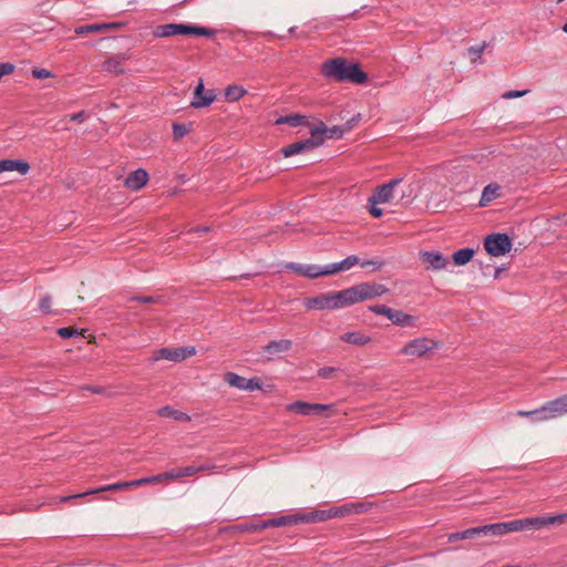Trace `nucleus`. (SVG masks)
I'll use <instances>...</instances> for the list:
<instances>
[{
    "label": "nucleus",
    "mask_w": 567,
    "mask_h": 567,
    "mask_svg": "<svg viewBox=\"0 0 567 567\" xmlns=\"http://www.w3.org/2000/svg\"><path fill=\"white\" fill-rule=\"evenodd\" d=\"M402 182V178H393L379 186L369 198V203L409 205L414 198L413 186L411 184H403Z\"/></svg>",
    "instance_id": "nucleus-1"
},
{
    "label": "nucleus",
    "mask_w": 567,
    "mask_h": 567,
    "mask_svg": "<svg viewBox=\"0 0 567 567\" xmlns=\"http://www.w3.org/2000/svg\"><path fill=\"white\" fill-rule=\"evenodd\" d=\"M321 74L328 80L336 82L364 83L367 74L362 72L358 64L350 63L343 58L327 60L320 66Z\"/></svg>",
    "instance_id": "nucleus-2"
},
{
    "label": "nucleus",
    "mask_w": 567,
    "mask_h": 567,
    "mask_svg": "<svg viewBox=\"0 0 567 567\" xmlns=\"http://www.w3.org/2000/svg\"><path fill=\"white\" fill-rule=\"evenodd\" d=\"M565 523H567V513L554 516H536L509 520L512 533L525 530H539L545 527L561 525Z\"/></svg>",
    "instance_id": "nucleus-3"
},
{
    "label": "nucleus",
    "mask_w": 567,
    "mask_h": 567,
    "mask_svg": "<svg viewBox=\"0 0 567 567\" xmlns=\"http://www.w3.org/2000/svg\"><path fill=\"white\" fill-rule=\"evenodd\" d=\"M156 38H167L177 34L183 35H200V37H213L215 31L209 28L183 24V23H167L157 25L153 31Z\"/></svg>",
    "instance_id": "nucleus-4"
},
{
    "label": "nucleus",
    "mask_w": 567,
    "mask_h": 567,
    "mask_svg": "<svg viewBox=\"0 0 567 567\" xmlns=\"http://www.w3.org/2000/svg\"><path fill=\"white\" fill-rule=\"evenodd\" d=\"M213 467L214 466L206 464L199 466L189 465L185 467L173 468L158 475L136 480L134 484L163 483L171 480H179L182 477L193 476L203 471L212 470Z\"/></svg>",
    "instance_id": "nucleus-5"
},
{
    "label": "nucleus",
    "mask_w": 567,
    "mask_h": 567,
    "mask_svg": "<svg viewBox=\"0 0 567 567\" xmlns=\"http://www.w3.org/2000/svg\"><path fill=\"white\" fill-rule=\"evenodd\" d=\"M439 348V343L427 337L415 338L404 344L399 351L400 354L411 358H425Z\"/></svg>",
    "instance_id": "nucleus-6"
},
{
    "label": "nucleus",
    "mask_w": 567,
    "mask_h": 567,
    "mask_svg": "<svg viewBox=\"0 0 567 567\" xmlns=\"http://www.w3.org/2000/svg\"><path fill=\"white\" fill-rule=\"evenodd\" d=\"M303 305L307 309L315 310H337L342 309L339 291L320 293L315 297L306 298Z\"/></svg>",
    "instance_id": "nucleus-7"
},
{
    "label": "nucleus",
    "mask_w": 567,
    "mask_h": 567,
    "mask_svg": "<svg viewBox=\"0 0 567 567\" xmlns=\"http://www.w3.org/2000/svg\"><path fill=\"white\" fill-rule=\"evenodd\" d=\"M224 380L230 386L236 388L238 390H243V391L261 390L265 392H270L272 390L271 385H268L265 389L262 386V383L260 382V379H258V378L246 379L235 372L225 373Z\"/></svg>",
    "instance_id": "nucleus-8"
},
{
    "label": "nucleus",
    "mask_w": 567,
    "mask_h": 567,
    "mask_svg": "<svg viewBox=\"0 0 567 567\" xmlns=\"http://www.w3.org/2000/svg\"><path fill=\"white\" fill-rule=\"evenodd\" d=\"M196 354L195 347H181V348H162L155 350L152 354V361L168 360L173 362H181L187 358Z\"/></svg>",
    "instance_id": "nucleus-9"
},
{
    "label": "nucleus",
    "mask_w": 567,
    "mask_h": 567,
    "mask_svg": "<svg viewBox=\"0 0 567 567\" xmlns=\"http://www.w3.org/2000/svg\"><path fill=\"white\" fill-rule=\"evenodd\" d=\"M484 248L494 257L503 256L511 251L512 240L506 234H493L485 238Z\"/></svg>",
    "instance_id": "nucleus-10"
},
{
    "label": "nucleus",
    "mask_w": 567,
    "mask_h": 567,
    "mask_svg": "<svg viewBox=\"0 0 567 567\" xmlns=\"http://www.w3.org/2000/svg\"><path fill=\"white\" fill-rule=\"evenodd\" d=\"M323 128H316L312 131V137L306 138L303 141H298L296 143H292L281 150V153L285 157H290L292 155L311 151L319 146L322 143L321 137H315V134L317 132H323Z\"/></svg>",
    "instance_id": "nucleus-11"
},
{
    "label": "nucleus",
    "mask_w": 567,
    "mask_h": 567,
    "mask_svg": "<svg viewBox=\"0 0 567 567\" xmlns=\"http://www.w3.org/2000/svg\"><path fill=\"white\" fill-rule=\"evenodd\" d=\"M544 422L554 420L567 414V394L547 401L542 405Z\"/></svg>",
    "instance_id": "nucleus-12"
},
{
    "label": "nucleus",
    "mask_w": 567,
    "mask_h": 567,
    "mask_svg": "<svg viewBox=\"0 0 567 567\" xmlns=\"http://www.w3.org/2000/svg\"><path fill=\"white\" fill-rule=\"evenodd\" d=\"M292 347V341L289 339L274 340L261 348V354L268 361L279 357L281 353L288 352Z\"/></svg>",
    "instance_id": "nucleus-13"
},
{
    "label": "nucleus",
    "mask_w": 567,
    "mask_h": 567,
    "mask_svg": "<svg viewBox=\"0 0 567 567\" xmlns=\"http://www.w3.org/2000/svg\"><path fill=\"white\" fill-rule=\"evenodd\" d=\"M332 405L328 404H318V403H307L302 401H296L287 405V411L301 414V415H311L319 414L323 411L330 410Z\"/></svg>",
    "instance_id": "nucleus-14"
},
{
    "label": "nucleus",
    "mask_w": 567,
    "mask_h": 567,
    "mask_svg": "<svg viewBox=\"0 0 567 567\" xmlns=\"http://www.w3.org/2000/svg\"><path fill=\"white\" fill-rule=\"evenodd\" d=\"M420 259L425 265L426 269L432 270L444 269L449 264V259L442 252L436 250L421 251Z\"/></svg>",
    "instance_id": "nucleus-15"
},
{
    "label": "nucleus",
    "mask_w": 567,
    "mask_h": 567,
    "mask_svg": "<svg viewBox=\"0 0 567 567\" xmlns=\"http://www.w3.org/2000/svg\"><path fill=\"white\" fill-rule=\"evenodd\" d=\"M286 269L291 270L298 275L308 277V278H317L320 276H328L326 272V266L320 267L317 265H303L297 262H289L286 266Z\"/></svg>",
    "instance_id": "nucleus-16"
},
{
    "label": "nucleus",
    "mask_w": 567,
    "mask_h": 567,
    "mask_svg": "<svg viewBox=\"0 0 567 567\" xmlns=\"http://www.w3.org/2000/svg\"><path fill=\"white\" fill-rule=\"evenodd\" d=\"M216 99V95L213 91L205 92V86L203 80H199L197 86L194 91V97L190 102V105L196 109L205 107L210 105Z\"/></svg>",
    "instance_id": "nucleus-17"
},
{
    "label": "nucleus",
    "mask_w": 567,
    "mask_h": 567,
    "mask_svg": "<svg viewBox=\"0 0 567 567\" xmlns=\"http://www.w3.org/2000/svg\"><path fill=\"white\" fill-rule=\"evenodd\" d=\"M360 288L363 301L382 297L389 292V289L380 284L361 282Z\"/></svg>",
    "instance_id": "nucleus-18"
},
{
    "label": "nucleus",
    "mask_w": 567,
    "mask_h": 567,
    "mask_svg": "<svg viewBox=\"0 0 567 567\" xmlns=\"http://www.w3.org/2000/svg\"><path fill=\"white\" fill-rule=\"evenodd\" d=\"M147 182H148V173L143 168H138V169L132 172L125 178L124 185L132 190H138L142 187H144Z\"/></svg>",
    "instance_id": "nucleus-19"
},
{
    "label": "nucleus",
    "mask_w": 567,
    "mask_h": 567,
    "mask_svg": "<svg viewBox=\"0 0 567 567\" xmlns=\"http://www.w3.org/2000/svg\"><path fill=\"white\" fill-rule=\"evenodd\" d=\"M339 293H340L342 308L350 307L352 305L363 301L360 284L349 287L347 289L340 290Z\"/></svg>",
    "instance_id": "nucleus-20"
},
{
    "label": "nucleus",
    "mask_w": 567,
    "mask_h": 567,
    "mask_svg": "<svg viewBox=\"0 0 567 567\" xmlns=\"http://www.w3.org/2000/svg\"><path fill=\"white\" fill-rule=\"evenodd\" d=\"M17 171L21 175H27L30 171V165L23 159H1L0 173Z\"/></svg>",
    "instance_id": "nucleus-21"
},
{
    "label": "nucleus",
    "mask_w": 567,
    "mask_h": 567,
    "mask_svg": "<svg viewBox=\"0 0 567 567\" xmlns=\"http://www.w3.org/2000/svg\"><path fill=\"white\" fill-rule=\"evenodd\" d=\"M359 264V258L357 256H348L346 259L326 265V272L329 275H333L340 271H346L352 268L353 266Z\"/></svg>",
    "instance_id": "nucleus-22"
},
{
    "label": "nucleus",
    "mask_w": 567,
    "mask_h": 567,
    "mask_svg": "<svg viewBox=\"0 0 567 567\" xmlns=\"http://www.w3.org/2000/svg\"><path fill=\"white\" fill-rule=\"evenodd\" d=\"M389 320L399 327H415L416 318L401 310L392 309Z\"/></svg>",
    "instance_id": "nucleus-23"
},
{
    "label": "nucleus",
    "mask_w": 567,
    "mask_h": 567,
    "mask_svg": "<svg viewBox=\"0 0 567 567\" xmlns=\"http://www.w3.org/2000/svg\"><path fill=\"white\" fill-rule=\"evenodd\" d=\"M340 340L358 347L367 346L372 341L371 337L359 331L346 332L340 336Z\"/></svg>",
    "instance_id": "nucleus-24"
},
{
    "label": "nucleus",
    "mask_w": 567,
    "mask_h": 567,
    "mask_svg": "<svg viewBox=\"0 0 567 567\" xmlns=\"http://www.w3.org/2000/svg\"><path fill=\"white\" fill-rule=\"evenodd\" d=\"M501 196V186L496 183H491L483 188L480 199V206L486 207L489 203Z\"/></svg>",
    "instance_id": "nucleus-25"
},
{
    "label": "nucleus",
    "mask_w": 567,
    "mask_h": 567,
    "mask_svg": "<svg viewBox=\"0 0 567 567\" xmlns=\"http://www.w3.org/2000/svg\"><path fill=\"white\" fill-rule=\"evenodd\" d=\"M480 528H481V535L492 534L494 536H502V535L512 533L509 522L484 525V526H480Z\"/></svg>",
    "instance_id": "nucleus-26"
},
{
    "label": "nucleus",
    "mask_w": 567,
    "mask_h": 567,
    "mask_svg": "<svg viewBox=\"0 0 567 567\" xmlns=\"http://www.w3.org/2000/svg\"><path fill=\"white\" fill-rule=\"evenodd\" d=\"M330 518V509H318L307 514L299 515V520L302 523L324 522Z\"/></svg>",
    "instance_id": "nucleus-27"
},
{
    "label": "nucleus",
    "mask_w": 567,
    "mask_h": 567,
    "mask_svg": "<svg viewBox=\"0 0 567 567\" xmlns=\"http://www.w3.org/2000/svg\"><path fill=\"white\" fill-rule=\"evenodd\" d=\"M157 414L162 417H171L181 422L190 421V416L182 411L175 410L172 406H163L157 410Z\"/></svg>",
    "instance_id": "nucleus-28"
},
{
    "label": "nucleus",
    "mask_w": 567,
    "mask_h": 567,
    "mask_svg": "<svg viewBox=\"0 0 567 567\" xmlns=\"http://www.w3.org/2000/svg\"><path fill=\"white\" fill-rule=\"evenodd\" d=\"M299 515L298 516H281L278 518H272L265 520L260 526H258L259 529L268 528V527H279L291 523H299Z\"/></svg>",
    "instance_id": "nucleus-29"
},
{
    "label": "nucleus",
    "mask_w": 567,
    "mask_h": 567,
    "mask_svg": "<svg viewBox=\"0 0 567 567\" xmlns=\"http://www.w3.org/2000/svg\"><path fill=\"white\" fill-rule=\"evenodd\" d=\"M475 250L473 248H463L455 251L452 256L453 261L457 266H464L472 260Z\"/></svg>",
    "instance_id": "nucleus-30"
},
{
    "label": "nucleus",
    "mask_w": 567,
    "mask_h": 567,
    "mask_svg": "<svg viewBox=\"0 0 567 567\" xmlns=\"http://www.w3.org/2000/svg\"><path fill=\"white\" fill-rule=\"evenodd\" d=\"M306 122H307L306 116L300 115V114H291V115H285V116L278 117L276 120L275 124L276 125L288 124L290 126L297 127V126L306 124Z\"/></svg>",
    "instance_id": "nucleus-31"
},
{
    "label": "nucleus",
    "mask_w": 567,
    "mask_h": 567,
    "mask_svg": "<svg viewBox=\"0 0 567 567\" xmlns=\"http://www.w3.org/2000/svg\"><path fill=\"white\" fill-rule=\"evenodd\" d=\"M363 511V505L361 504H350V505H343L340 507L330 508L331 518L339 517V516H346L352 512L359 513Z\"/></svg>",
    "instance_id": "nucleus-32"
},
{
    "label": "nucleus",
    "mask_w": 567,
    "mask_h": 567,
    "mask_svg": "<svg viewBox=\"0 0 567 567\" xmlns=\"http://www.w3.org/2000/svg\"><path fill=\"white\" fill-rule=\"evenodd\" d=\"M480 535H481V528L480 527H473V528H468V529L463 530V532H457V533L450 534L449 535V542L452 543V542H456V540L468 539V538H472V537H475V536H480Z\"/></svg>",
    "instance_id": "nucleus-33"
},
{
    "label": "nucleus",
    "mask_w": 567,
    "mask_h": 567,
    "mask_svg": "<svg viewBox=\"0 0 567 567\" xmlns=\"http://www.w3.org/2000/svg\"><path fill=\"white\" fill-rule=\"evenodd\" d=\"M247 91L240 85H229L225 91V96L229 102L239 101Z\"/></svg>",
    "instance_id": "nucleus-34"
},
{
    "label": "nucleus",
    "mask_w": 567,
    "mask_h": 567,
    "mask_svg": "<svg viewBox=\"0 0 567 567\" xmlns=\"http://www.w3.org/2000/svg\"><path fill=\"white\" fill-rule=\"evenodd\" d=\"M106 30V22L86 24L75 28L76 34H89Z\"/></svg>",
    "instance_id": "nucleus-35"
},
{
    "label": "nucleus",
    "mask_w": 567,
    "mask_h": 567,
    "mask_svg": "<svg viewBox=\"0 0 567 567\" xmlns=\"http://www.w3.org/2000/svg\"><path fill=\"white\" fill-rule=\"evenodd\" d=\"M104 492H106V486H102L100 488L92 489V491H89V492L79 493V494H75V495L61 496L58 499H59L60 503H66V502H69L71 499L86 497V496L92 495V494H100V493H104Z\"/></svg>",
    "instance_id": "nucleus-36"
},
{
    "label": "nucleus",
    "mask_w": 567,
    "mask_h": 567,
    "mask_svg": "<svg viewBox=\"0 0 567 567\" xmlns=\"http://www.w3.org/2000/svg\"><path fill=\"white\" fill-rule=\"evenodd\" d=\"M517 415L524 416V417H530L532 421L536 422V423L544 422L542 406L538 409L532 410V411L519 410V411H517Z\"/></svg>",
    "instance_id": "nucleus-37"
},
{
    "label": "nucleus",
    "mask_w": 567,
    "mask_h": 567,
    "mask_svg": "<svg viewBox=\"0 0 567 567\" xmlns=\"http://www.w3.org/2000/svg\"><path fill=\"white\" fill-rule=\"evenodd\" d=\"M172 128H173L174 140L179 141L181 138H183L185 135L188 134V132L190 131V124L174 123Z\"/></svg>",
    "instance_id": "nucleus-38"
},
{
    "label": "nucleus",
    "mask_w": 567,
    "mask_h": 567,
    "mask_svg": "<svg viewBox=\"0 0 567 567\" xmlns=\"http://www.w3.org/2000/svg\"><path fill=\"white\" fill-rule=\"evenodd\" d=\"M369 310L375 315L384 316L389 319L392 308L386 307L385 305H374V306H370Z\"/></svg>",
    "instance_id": "nucleus-39"
},
{
    "label": "nucleus",
    "mask_w": 567,
    "mask_h": 567,
    "mask_svg": "<svg viewBox=\"0 0 567 567\" xmlns=\"http://www.w3.org/2000/svg\"><path fill=\"white\" fill-rule=\"evenodd\" d=\"M136 480L123 483L109 484V492L120 491L132 486H140L141 484H134Z\"/></svg>",
    "instance_id": "nucleus-40"
},
{
    "label": "nucleus",
    "mask_w": 567,
    "mask_h": 567,
    "mask_svg": "<svg viewBox=\"0 0 567 567\" xmlns=\"http://www.w3.org/2000/svg\"><path fill=\"white\" fill-rule=\"evenodd\" d=\"M58 334L63 339H68V338L79 334V331H78V329H75L73 327H64V328L58 329Z\"/></svg>",
    "instance_id": "nucleus-41"
},
{
    "label": "nucleus",
    "mask_w": 567,
    "mask_h": 567,
    "mask_svg": "<svg viewBox=\"0 0 567 567\" xmlns=\"http://www.w3.org/2000/svg\"><path fill=\"white\" fill-rule=\"evenodd\" d=\"M527 93H528V90H522V91L512 90V91L504 92L502 94V97L504 100H512V99L522 97V96L526 95Z\"/></svg>",
    "instance_id": "nucleus-42"
},
{
    "label": "nucleus",
    "mask_w": 567,
    "mask_h": 567,
    "mask_svg": "<svg viewBox=\"0 0 567 567\" xmlns=\"http://www.w3.org/2000/svg\"><path fill=\"white\" fill-rule=\"evenodd\" d=\"M51 298L49 296H45L40 299L39 307L42 310L43 313H50L51 312Z\"/></svg>",
    "instance_id": "nucleus-43"
},
{
    "label": "nucleus",
    "mask_w": 567,
    "mask_h": 567,
    "mask_svg": "<svg viewBox=\"0 0 567 567\" xmlns=\"http://www.w3.org/2000/svg\"><path fill=\"white\" fill-rule=\"evenodd\" d=\"M336 371H337V368L323 367L318 370V375L320 378L328 379V378H331Z\"/></svg>",
    "instance_id": "nucleus-44"
},
{
    "label": "nucleus",
    "mask_w": 567,
    "mask_h": 567,
    "mask_svg": "<svg viewBox=\"0 0 567 567\" xmlns=\"http://www.w3.org/2000/svg\"><path fill=\"white\" fill-rule=\"evenodd\" d=\"M32 75L34 79H48L52 76V73L45 69L35 68L32 70Z\"/></svg>",
    "instance_id": "nucleus-45"
},
{
    "label": "nucleus",
    "mask_w": 567,
    "mask_h": 567,
    "mask_svg": "<svg viewBox=\"0 0 567 567\" xmlns=\"http://www.w3.org/2000/svg\"><path fill=\"white\" fill-rule=\"evenodd\" d=\"M132 300H136L142 303H153V302H158L161 300V298L152 297V296H137V297H133Z\"/></svg>",
    "instance_id": "nucleus-46"
},
{
    "label": "nucleus",
    "mask_w": 567,
    "mask_h": 567,
    "mask_svg": "<svg viewBox=\"0 0 567 567\" xmlns=\"http://www.w3.org/2000/svg\"><path fill=\"white\" fill-rule=\"evenodd\" d=\"M69 118L70 121L82 123L87 118V114L84 111H80L78 113L71 114Z\"/></svg>",
    "instance_id": "nucleus-47"
},
{
    "label": "nucleus",
    "mask_w": 567,
    "mask_h": 567,
    "mask_svg": "<svg viewBox=\"0 0 567 567\" xmlns=\"http://www.w3.org/2000/svg\"><path fill=\"white\" fill-rule=\"evenodd\" d=\"M110 72L122 73L123 69L118 62H113L111 59H109V73Z\"/></svg>",
    "instance_id": "nucleus-48"
},
{
    "label": "nucleus",
    "mask_w": 567,
    "mask_h": 567,
    "mask_svg": "<svg viewBox=\"0 0 567 567\" xmlns=\"http://www.w3.org/2000/svg\"><path fill=\"white\" fill-rule=\"evenodd\" d=\"M378 205L379 204H371V208H370V214L375 218H379L383 215V210L381 208H379Z\"/></svg>",
    "instance_id": "nucleus-49"
},
{
    "label": "nucleus",
    "mask_w": 567,
    "mask_h": 567,
    "mask_svg": "<svg viewBox=\"0 0 567 567\" xmlns=\"http://www.w3.org/2000/svg\"><path fill=\"white\" fill-rule=\"evenodd\" d=\"M82 391H91L93 393H102L103 392V388L102 386H83L81 388Z\"/></svg>",
    "instance_id": "nucleus-50"
},
{
    "label": "nucleus",
    "mask_w": 567,
    "mask_h": 567,
    "mask_svg": "<svg viewBox=\"0 0 567 567\" xmlns=\"http://www.w3.org/2000/svg\"><path fill=\"white\" fill-rule=\"evenodd\" d=\"M209 231V227H198L190 230V233L204 234Z\"/></svg>",
    "instance_id": "nucleus-51"
},
{
    "label": "nucleus",
    "mask_w": 567,
    "mask_h": 567,
    "mask_svg": "<svg viewBox=\"0 0 567 567\" xmlns=\"http://www.w3.org/2000/svg\"><path fill=\"white\" fill-rule=\"evenodd\" d=\"M502 270H503L502 268H497V269L495 270V274H494V278H495V279L499 278Z\"/></svg>",
    "instance_id": "nucleus-52"
},
{
    "label": "nucleus",
    "mask_w": 567,
    "mask_h": 567,
    "mask_svg": "<svg viewBox=\"0 0 567 567\" xmlns=\"http://www.w3.org/2000/svg\"><path fill=\"white\" fill-rule=\"evenodd\" d=\"M118 27H120V24H117V23H110L109 22V24H107L109 30L115 29V28H118Z\"/></svg>",
    "instance_id": "nucleus-53"
},
{
    "label": "nucleus",
    "mask_w": 567,
    "mask_h": 567,
    "mask_svg": "<svg viewBox=\"0 0 567 567\" xmlns=\"http://www.w3.org/2000/svg\"><path fill=\"white\" fill-rule=\"evenodd\" d=\"M374 264H375L374 261H372V260H368V261H363V262H361V266H362V267H365V266L374 265Z\"/></svg>",
    "instance_id": "nucleus-54"
},
{
    "label": "nucleus",
    "mask_w": 567,
    "mask_h": 567,
    "mask_svg": "<svg viewBox=\"0 0 567 567\" xmlns=\"http://www.w3.org/2000/svg\"><path fill=\"white\" fill-rule=\"evenodd\" d=\"M561 30L567 33V22L563 25Z\"/></svg>",
    "instance_id": "nucleus-55"
},
{
    "label": "nucleus",
    "mask_w": 567,
    "mask_h": 567,
    "mask_svg": "<svg viewBox=\"0 0 567 567\" xmlns=\"http://www.w3.org/2000/svg\"><path fill=\"white\" fill-rule=\"evenodd\" d=\"M563 1H564V0H557V3H560V2H563Z\"/></svg>",
    "instance_id": "nucleus-56"
},
{
    "label": "nucleus",
    "mask_w": 567,
    "mask_h": 567,
    "mask_svg": "<svg viewBox=\"0 0 567 567\" xmlns=\"http://www.w3.org/2000/svg\"><path fill=\"white\" fill-rule=\"evenodd\" d=\"M563 1H564V0H557V3H560V2H563Z\"/></svg>",
    "instance_id": "nucleus-57"
}]
</instances>
